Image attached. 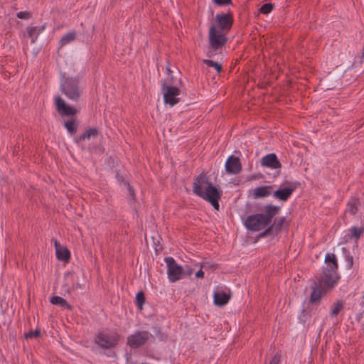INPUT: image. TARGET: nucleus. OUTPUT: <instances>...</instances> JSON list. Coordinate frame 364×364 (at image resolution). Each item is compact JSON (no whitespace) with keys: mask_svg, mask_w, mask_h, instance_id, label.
Wrapping results in <instances>:
<instances>
[{"mask_svg":"<svg viewBox=\"0 0 364 364\" xmlns=\"http://www.w3.org/2000/svg\"><path fill=\"white\" fill-rule=\"evenodd\" d=\"M280 210V206L266 204L259 209V213L248 215L244 222V225L250 231L259 232L272 223Z\"/></svg>","mask_w":364,"mask_h":364,"instance_id":"f257e3e1","label":"nucleus"},{"mask_svg":"<svg viewBox=\"0 0 364 364\" xmlns=\"http://www.w3.org/2000/svg\"><path fill=\"white\" fill-rule=\"evenodd\" d=\"M193 193L203 200L209 202L215 210L219 209V200L221 193L218 189L210 183L204 173L198 176L193 184Z\"/></svg>","mask_w":364,"mask_h":364,"instance_id":"f03ea898","label":"nucleus"},{"mask_svg":"<svg viewBox=\"0 0 364 364\" xmlns=\"http://www.w3.org/2000/svg\"><path fill=\"white\" fill-rule=\"evenodd\" d=\"M324 262L326 267L323 268V274L316 282L332 291L341 278L338 273V261L333 253L328 252L325 256Z\"/></svg>","mask_w":364,"mask_h":364,"instance_id":"7ed1b4c3","label":"nucleus"},{"mask_svg":"<svg viewBox=\"0 0 364 364\" xmlns=\"http://www.w3.org/2000/svg\"><path fill=\"white\" fill-rule=\"evenodd\" d=\"M82 86L78 78L63 77L60 80V91L68 100L77 102L82 94Z\"/></svg>","mask_w":364,"mask_h":364,"instance_id":"20e7f679","label":"nucleus"},{"mask_svg":"<svg viewBox=\"0 0 364 364\" xmlns=\"http://www.w3.org/2000/svg\"><path fill=\"white\" fill-rule=\"evenodd\" d=\"M120 335L114 330L97 332L94 338V343L100 348L109 350L114 348L119 343Z\"/></svg>","mask_w":364,"mask_h":364,"instance_id":"39448f33","label":"nucleus"},{"mask_svg":"<svg viewBox=\"0 0 364 364\" xmlns=\"http://www.w3.org/2000/svg\"><path fill=\"white\" fill-rule=\"evenodd\" d=\"M161 92L164 102L170 107H173L179 102L180 90L176 86L166 85V80H161Z\"/></svg>","mask_w":364,"mask_h":364,"instance_id":"423d86ee","label":"nucleus"},{"mask_svg":"<svg viewBox=\"0 0 364 364\" xmlns=\"http://www.w3.org/2000/svg\"><path fill=\"white\" fill-rule=\"evenodd\" d=\"M164 262L167 267V277L170 282H176L182 278L183 269L172 257H166Z\"/></svg>","mask_w":364,"mask_h":364,"instance_id":"0eeeda50","label":"nucleus"},{"mask_svg":"<svg viewBox=\"0 0 364 364\" xmlns=\"http://www.w3.org/2000/svg\"><path fill=\"white\" fill-rule=\"evenodd\" d=\"M209 43L214 50H218L227 43L228 38L221 31L217 30L215 25H212L208 33Z\"/></svg>","mask_w":364,"mask_h":364,"instance_id":"6e6552de","label":"nucleus"},{"mask_svg":"<svg viewBox=\"0 0 364 364\" xmlns=\"http://www.w3.org/2000/svg\"><path fill=\"white\" fill-rule=\"evenodd\" d=\"M151 338V333L146 331H137L127 338V345L131 348H138L146 343Z\"/></svg>","mask_w":364,"mask_h":364,"instance_id":"1a4fd4ad","label":"nucleus"},{"mask_svg":"<svg viewBox=\"0 0 364 364\" xmlns=\"http://www.w3.org/2000/svg\"><path fill=\"white\" fill-rule=\"evenodd\" d=\"M331 291V289H328V288H326L325 286L321 284V283L315 282L311 286V291L309 296V303L315 305L319 304L322 297Z\"/></svg>","mask_w":364,"mask_h":364,"instance_id":"9d476101","label":"nucleus"},{"mask_svg":"<svg viewBox=\"0 0 364 364\" xmlns=\"http://www.w3.org/2000/svg\"><path fill=\"white\" fill-rule=\"evenodd\" d=\"M364 235V226H351L346 231V234L341 238V243H348L351 241H354L355 244L361 236Z\"/></svg>","mask_w":364,"mask_h":364,"instance_id":"9b49d317","label":"nucleus"},{"mask_svg":"<svg viewBox=\"0 0 364 364\" xmlns=\"http://www.w3.org/2000/svg\"><path fill=\"white\" fill-rule=\"evenodd\" d=\"M55 108L58 112L62 116H74L77 113V109L67 105L60 96L55 97Z\"/></svg>","mask_w":364,"mask_h":364,"instance_id":"f8f14e48","label":"nucleus"},{"mask_svg":"<svg viewBox=\"0 0 364 364\" xmlns=\"http://www.w3.org/2000/svg\"><path fill=\"white\" fill-rule=\"evenodd\" d=\"M215 21L218 28L222 31H229L233 23L230 12H228L227 14H217L215 15Z\"/></svg>","mask_w":364,"mask_h":364,"instance_id":"ddd939ff","label":"nucleus"},{"mask_svg":"<svg viewBox=\"0 0 364 364\" xmlns=\"http://www.w3.org/2000/svg\"><path fill=\"white\" fill-rule=\"evenodd\" d=\"M260 164L261 166L271 169H278L282 167V164L274 153H270L264 156L261 159Z\"/></svg>","mask_w":364,"mask_h":364,"instance_id":"4468645a","label":"nucleus"},{"mask_svg":"<svg viewBox=\"0 0 364 364\" xmlns=\"http://www.w3.org/2000/svg\"><path fill=\"white\" fill-rule=\"evenodd\" d=\"M225 171L230 174H237L242 170V165L240 159L233 156L228 157L225 162Z\"/></svg>","mask_w":364,"mask_h":364,"instance_id":"2eb2a0df","label":"nucleus"},{"mask_svg":"<svg viewBox=\"0 0 364 364\" xmlns=\"http://www.w3.org/2000/svg\"><path fill=\"white\" fill-rule=\"evenodd\" d=\"M296 186L279 188L272 193L273 197L281 201H287L295 191Z\"/></svg>","mask_w":364,"mask_h":364,"instance_id":"dca6fc26","label":"nucleus"},{"mask_svg":"<svg viewBox=\"0 0 364 364\" xmlns=\"http://www.w3.org/2000/svg\"><path fill=\"white\" fill-rule=\"evenodd\" d=\"M99 134V131L95 127H91L87 129L84 133L74 139L76 144H80L82 141L89 140L92 137H96Z\"/></svg>","mask_w":364,"mask_h":364,"instance_id":"f3484780","label":"nucleus"},{"mask_svg":"<svg viewBox=\"0 0 364 364\" xmlns=\"http://www.w3.org/2000/svg\"><path fill=\"white\" fill-rule=\"evenodd\" d=\"M55 255L58 259L68 262L70 257V252L66 247H60L57 240L54 241Z\"/></svg>","mask_w":364,"mask_h":364,"instance_id":"a211bd4d","label":"nucleus"},{"mask_svg":"<svg viewBox=\"0 0 364 364\" xmlns=\"http://www.w3.org/2000/svg\"><path fill=\"white\" fill-rule=\"evenodd\" d=\"M230 296L223 291H217L214 292L213 302L216 306H223L228 304Z\"/></svg>","mask_w":364,"mask_h":364,"instance_id":"6ab92c4d","label":"nucleus"},{"mask_svg":"<svg viewBox=\"0 0 364 364\" xmlns=\"http://www.w3.org/2000/svg\"><path fill=\"white\" fill-rule=\"evenodd\" d=\"M360 204V200L357 197H351L347 202L346 213L350 215H355L358 211V208Z\"/></svg>","mask_w":364,"mask_h":364,"instance_id":"aec40b11","label":"nucleus"},{"mask_svg":"<svg viewBox=\"0 0 364 364\" xmlns=\"http://www.w3.org/2000/svg\"><path fill=\"white\" fill-rule=\"evenodd\" d=\"M46 28V25L40 26H33L27 28V33L28 36L31 38V43H34L38 38V36Z\"/></svg>","mask_w":364,"mask_h":364,"instance_id":"412c9836","label":"nucleus"},{"mask_svg":"<svg viewBox=\"0 0 364 364\" xmlns=\"http://www.w3.org/2000/svg\"><path fill=\"white\" fill-rule=\"evenodd\" d=\"M271 186H264L256 188L253 192V196L255 199L265 198L272 194L270 191Z\"/></svg>","mask_w":364,"mask_h":364,"instance_id":"4be33fe9","label":"nucleus"},{"mask_svg":"<svg viewBox=\"0 0 364 364\" xmlns=\"http://www.w3.org/2000/svg\"><path fill=\"white\" fill-rule=\"evenodd\" d=\"M50 302L53 305L59 306L65 309L70 310L72 309V306L68 303V301L59 296L52 295L50 297Z\"/></svg>","mask_w":364,"mask_h":364,"instance_id":"5701e85b","label":"nucleus"},{"mask_svg":"<svg viewBox=\"0 0 364 364\" xmlns=\"http://www.w3.org/2000/svg\"><path fill=\"white\" fill-rule=\"evenodd\" d=\"M68 134L71 136L76 134L79 126V122L77 119H72L65 121L63 124Z\"/></svg>","mask_w":364,"mask_h":364,"instance_id":"b1692460","label":"nucleus"},{"mask_svg":"<svg viewBox=\"0 0 364 364\" xmlns=\"http://www.w3.org/2000/svg\"><path fill=\"white\" fill-rule=\"evenodd\" d=\"M286 220L287 218L285 216H282L277 218H274L269 226L272 228L273 232H275L276 233L279 232L282 230L284 223H286Z\"/></svg>","mask_w":364,"mask_h":364,"instance_id":"393cba45","label":"nucleus"},{"mask_svg":"<svg viewBox=\"0 0 364 364\" xmlns=\"http://www.w3.org/2000/svg\"><path fill=\"white\" fill-rule=\"evenodd\" d=\"M342 252L345 259V267L346 269H350L353 265V257L346 247H342Z\"/></svg>","mask_w":364,"mask_h":364,"instance_id":"a878e982","label":"nucleus"},{"mask_svg":"<svg viewBox=\"0 0 364 364\" xmlns=\"http://www.w3.org/2000/svg\"><path fill=\"white\" fill-rule=\"evenodd\" d=\"M75 38L76 32L75 31H70L61 38L60 41V46H64L73 42V41H75Z\"/></svg>","mask_w":364,"mask_h":364,"instance_id":"bb28decb","label":"nucleus"},{"mask_svg":"<svg viewBox=\"0 0 364 364\" xmlns=\"http://www.w3.org/2000/svg\"><path fill=\"white\" fill-rule=\"evenodd\" d=\"M145 302V296L143 291H139L135 298V304L137 307L141 310L143 309V305Z\"/></svg>","mask_w":364,"mask_h":364,"instance_id":"cd10ccee","label":"nucleus"},{"mask_svg":"<svg viewBox=\"0 0 364 364\" xmlns=\"http://www.w3.org/2000/svg\"><path fill=\"white\" fill-rule=\"evenodd\" d=\"M344 306V302L341 300H339L336 301L333 304V307L331 311V316H336L343 309Z\"/></svg>","mask_w":364,"mask_h":364,"instance_id":"c85d7f7f","label":"nucleus"},{"mask_svg":"<svg viewBox=\"0 0 364 364\" xmlns=\"http://www.w3.org/2000/svg\"><path fill=\"white\" fill-rule=\"evenodd\" d=\"M203 63L208 67L213 68L218 73L221 71L222 65L212 60L204 59L203 60Z\"/></svg>","mask_w":364,"mask_h":364,"instance_id":"c756f323","label":"nucleus"},{"mask_svg":"<svg viewBox=\"0 0 364 364\" xmlns=\"http://www.w3.org/2000/svg\"><path fill=\"white\" fill-rule=\"evenodd\" d=\"M87 150L92 154H102L105 151V148L100 145H92L90 144L87 147Z\"/></svg>","mask_w":364,"mask_h":364,"instance_id":"7c9ffc66","label":"nucleus"},{"mask_svg":"<svg viewBox=\"0 0 364 364\" xmlns=\"http://www.w3.org/2000/svg\"><path fill=\"white\" fill-rule=\"evenodd\" d=\"M273 9V5L271 3H267V4H263L260 9H259V11L262 13V14H268L269 13H270Z\"/></svg>","mask_w":364,"mask_h":364,"instance_id":"2f4dec72","label":"nucleus"},{"mask_svg":"<svg viewBox=\"0 0 364 364\" xmlns=\"http://www.w3.org/2000/svg\"><path fill=\"white\" fill-rule=\"evenodd\" d=\"M40 336V331L38 329H36L35 331H31L28 333L25 334V337L26 339L32 338H37Z\"/></svg>","mask_w":364,"mask_h":364,"instance_id":"473e14b6","label":"nucleus"},{"mask_svg":"<svg viewBox=\"0 0 364 364\" xmlns=\"http://www.w3.org/2000/svg\"><path fill=\"white\" fill-rule=\"evenodd\" d=\"M164 80H166V85H168L176 86V80L173 74L167 76L166 79H164Z\"/></svg>","mask_w":364,"mask_h":364,"instance_id":"72a5a7b5","label":"nucleus"},{"mask_svg":"<svg viewBox=\"0 0 364 364\" xmlns=\"http://www.w3.org/2000/svg\"><path fill=\"white\" fill-rule=\"evenodd\" d=\"M124 184L127 186V188L128 191V194L132 198V200H135V192H134L133 187L131 186L129 183H128V182H124Z\"/></svg>","mask_w":364,"mask_h":364,"instance_id":"f704fd0d","label":"nucleus"},{"mask_svg":"<svg viewBox=\"0 0 364 364\" xmlns=\"http://www.w3.org/2000/svg\"><path fill=\"white\" fill-rule=\"evenodd\" d=\"M16 16L21 19H28L31 17V14L28 11H23L17 13Z\"/></svg>","mask_w":364,"mask_h":364,"instance_id":"c9c22d12","label":"nucleus"},{"mask_svg":"<svg viewBox=\"0 0 364 364\" xmlns=\"http://www.w3.org/2000/svg\"><path fill=\"white\" fill-rule=\"evenodd\" d=\"M214 3L218 6L231 5L232 0H213Z\"/></svg>","mask_w":364,"mask_h":364,"instance_id":"e433bc0d","label":"nucleus"},{"mask_svg":"<svg viewBox=\"0 0 364 364\" xmlns=\"http://www.w3.org/2000/svg\"><path fill=\"white\" fill-rule=\"evenodd\" d=\"M299 319L300 322H302L304 324L306 323V320H307V314L304 309H303L301 311V314L299 316Z\"/></svg>","mask_w":364,"mask_h":364,"instance_id":"4c0bfd02","label":"nucleus"},{"mask_svg":"<svg viewBox=\"0 0 364 364\" xmlns=\"http://www.w3.org/2000/svg\"><path fill=\"white\" fill-rule=\"evenodd\" d=\"M273 232V230H272V228H270V226H267L266 228H264V230L263 232H262L260 234H259V236L261 237H265L267 235H268L269 233Z\"/></svg>","mask_w":364,"mask_h":364,"instance_id":"58836bf2","label":"nucleus"},{"mask_svg":"<svg viewBox=\"0 0 364 364\" xmlns=\"http://www.w3.org/2000/svg\"><path fill=\"white\" fill-rule=\"evenodd\" d=\"M279 356L277 355H275L270 360L269 364H279Z\"/></svg>","mask_w":364,"mask_h":364,"instance_id":"ea45409f","label":"nucleus"},{"mask_svg":"<svg viewBox=\"0 0 364 364\" xmlns=\"http://www.w3.org/2000/svg\"><path fill=\"white\" fill-rule=\"evenodd\" d=\"M183 274L191 276L193 274V269L191 267H186V269H183Z\"/></svg>","mask_w":364,"mask_h":364,"instance_id":"a19ab883","label":"nucleus"},{"mask_svg":"<svg viewBox=\"0 0 364 364\" xmlns=\"http://www.w3.org/2000/svg\"><path fill=\"white\" fill-rule=\"evenodd\" d=\"M196 277L198 278H203L204 277V272L202 269L198 270L196 273Z\"/></svg>","mask_w":364,"mask_h":364,"instance_id":"79ce46f5","label":"nucleus"},{"mask_svg":"<svg viewBox=\"0 0 364 364\" xmlns=\"http://www.w3.org/2000/svg\"><path fill=\"white\" fill-rule=\"evenodd\" d=\"M166 73L167 76L173 74V71L171 70V66L169 64H168L166 67Z\"/></svg>","mask_w":364,"mask_h":364,"instance_id":"37998d69","label":"nucleus"},{"mask_svg":"<svg viewBox=\"0 0 364 364\" xmlns=\"http://www.w3.org/2000/svg\"><path fill=\"white\" fill-rule=\"evenodd\" d=\"M214 51H215L214 50H209L207 52V56H208V57L211 58V57L214 55Z\"/></svg>","mask_w":364,"mask_h":364,"instance_id":"c03bdc74","label":"nucleus"},{"mask_svg":"<svg viewBox=\"0 0 364 364\" xmlns=\"http://www.w3.org/2000/svg\"><path fill=\"white\" fill-rule=\"evenodd\" d=\"M362 297H363V301H361L360 302V306H364V291H363V296H362Z\"/></svg>","mask_w":364,"mask_h":364,"instance_id":"a18cd8bd","label":"nucleus"},{"mask_svg":"<svg viewBox=\"0 0 364 364\" xmlns=\"http://www.w3.org/2000/svg\"><path fill=\"white\" fill-rule=\"evenodd\" d=\"M363 314L361 312L360 314H359V315H358V316H357V319H358V321H360V319L362 318Z\"/></svg>","mask_w":364,"mask_h":364,"instance_id":"49530a36","label":"nucleus"},{"mask_svg":"<svg viewBox=\"0 0 364 364\" xmlns=\"http://www.w3.org/2000/svg\"><path fill=\"white\" fill-rule=\"evenodd\" d=\"M200 267H201V268H205V264H203Z\"/></svg>","mask_w":364,"mask_h":364,"instance_id":"de8ad7c7","label":"nucleus"},{"mask_svg":"<svg viewBox=\"0 0 364 364\" xmlns=\"http://www.w3.org/2000/svg\"><path fill=\"white\" fill-rule=\"evenodd\" d=\"M362 313L364 314V310L362 311Z\"/></svg>","mask_w":364,"mask_h":364,"instance_id":"09e8293b","label":"nucleus"}]
</instances>
